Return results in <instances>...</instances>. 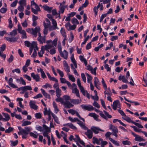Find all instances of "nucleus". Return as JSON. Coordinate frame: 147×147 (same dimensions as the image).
I'll list each match as a JSON object with an SVG mask.
<instances>
[{
	"label": "nucleus",
	"instance_id": "obj_62",
	"mask_svg": "<svg viewBox=\"0 0 147 147\" xmlns=\"http://www.w3.org/2000/svg\"><path fill=\"white\" fill-rule=\"evenodd\" d=\"M57 72L59 73L60 76L61 77H63L64 76V74L63 72L59 69H57Z\"/></svg>",
	"mask_w": 147,
	"mask_h": 147
},
{
	"label": "nucleus",
	"instance_id": "obj_14",
	"mask_svg": "<svg viewBox=\"0 0 147 147\" xmlns=\"http://www.w3.org/2000/svg\"><path fill=\"white\" fill-rule=\"evenodd\" d=\"M59 13H58V17L59 18V19H60L61 17L60 16V12L62 13H63L64 12L65 9L66 8V7H64L63 6H59Z\"/></svg>",
	"mask_w": 147,
	"mask_h": 147
},
{
	"label": "nucleus",
	"instance_id": "obj_30",
	"mask_svg": "<svg viewBox=\"0 0 147 147\" xmlns=\"http://www.w3.org/2000/svg\"><path fill=\"white\" fill-rule=\"evenodd\" d=\"M2 114L5 117V118H3V121H8L10 119V116L8 114L5 113H3Z\"/></svg>",
	"mask_w": 147,
	"mask_h": 147
},
{
	"label": "nucleus",
	"instance_id": "obj_33",
	"mask_svg": "<svg viewBox=\"0 0 147 147\" xmlns=\"http://www.w3.org/2000/svg\"><path fill=\"white\" fill-rule=\"evenodd\" d=\"M55 100L57 102H59L63 105V104L65 102L63 100V99L60 97H60H57Z\"/></svg>",
	"mask_w": 147,
	"mask_h": 147
},
{
	"label": "nucleus",
	"instance_id": "obj_63",
	"mask_svg": "<svg viewBox=\"0 0 147 147\" xmlns=\"http://www.w3.org/2000/svg\"><path fill=\"white\" fill-rule=\"evenodd\" d=\"M13 57L12 55H11L9 58L7 59L8 61L10 63L11 62L13 59Z\"/></svg>",
	"mask_w": 147,
	"mask_h": 147
},
{
	"label": "nucleus",
	"instance_id": "obj_18",
	"mask_svg": "<svg viewBox=\"0 0 147 147\" xmlns=\"http://www.w3.org/2000/svg\"><path fill=\"white\" fill-rule=\"evenodd\" d=\"M40 90L43 96L46 98L50 99L51 96L50 95L47 93L45 90L42 88H41Z\"/></svg>",
	"mask_w": 147,
	"mask_h": 147
},
{
	"label": "nucleus",
	"instance_id": "obj_36",
	"mask_svg": "<svg viewBox=\"0 0 147 147\" xmlns=\"http://www.w3.org/2000/svg\"><path fill=\"white\" fill-rule=\"evenodd\" d=\"M94 86L100 84V82H99L98 79L96 77H95L94 78Z\"/></svg>",
	"mask_w": 147,
	"mask_h": 147
},
{
	"label": "nucleus",
	"instance_id": "obj_16",
	"mask_svg": "<svg viewBox=\"0 0 147 147\" xmlns=\"http://www.w3.org/2000/svg\"><path fill=\"white\" fill-rule=\"evenodd\" d=\"M46 22H44L43 23L44 27L45 28H48L51 25V22L50 20L46 18L45 20Z\"/></svg>",
	"mask_w": 147,
	"mask_h": 147
},
{
	"label": "nucleus",
	"instance_id": "obj_42",
	"mask_svg": "<svg viewBox=\"0 0 147 147\" xmlns=\"http://www.w3.org/2000/svg\"><path fill=\"white\" fill-rule=\"evenodd\" d=\"M58 40V38H55V39L53 40V41H52L51 42H50V43H51V45L52 46H54L56 47L57 46V42Z\"/></svg>",
	"mask_w": 147,
	"mask_h": 147
},
{
	"label": "nucleus",
	"instance_id": "obj_7",
	"mask_svg": "<svg viewBox=\"0 0 147 147\" xmlns=\"http://www.w3.org/2000/svg\"><path fill=\"white\" fill-rule=\"evenodd\" d=\"M52 24L53 26L50 27L49 30H55L56 29H58L59 28L57 27V24L56 21L54 19H52Z\"/></svg>",
	"mask_w": 147,
	"mask_h": 147
},
{
	"label": "nucleus",
	"instance_id": "obj_20",
	"mask_svg": "<svg viewBox=\"0 0 147 147\" xmlns=\"http://www.w3.org/2000/svg\"><path fill=\"white\" fill-rule=\"evenodd\" d=\"M52 113H53L51 111H49L48 112H46L45 113H44V115H47L48 116V118H47V120L48 121H50L51 119V115H52Z\"/></svg>",
	"mask_w": 147,
	"mask_h": 147
},
{
	"label": "nucleus",
	"instance_id": "obj_35",
	"mask_svg": "<svg viewBox=\"0 0 147 147\" xmlns=\"http://www.w3.org/2000/svg\"><path fill=\"white\" fill-rule=\"evenodd\" d=\"M64 125H67L73 129H75L77 128L76 127L74 126L73 124L71 123H67Z\"/></svg>",
	"mask_w": 147,
	"mask_h": 147
},
{
	"label": "nucleus",
	"instance_id": "obj_50",
	"mask_svg": "<svg viewBox=\"0 0 147 147\" xmlns=\"http://www.w3.org/2000/svg\"><path fill=\"white\" fill-rule=\"evenodd\" d=\"M40 72L41 73L42 77L43 78H46L47 77H46V75H45V72H44V71H43V70L42 69L40 68Z\"/></svg>",
	"mask_w": 147,
	"mask_h": 147
},
{
	"label": "nucleus",
	"instance_id": "obj_23",
	"mask_svg": "<svg viewBox=\"0 0 147 147\" xmlns=\"http://www.w3.org/2000/svg\"><path fill=\"white\" fill-rule=\"evenodd\" d=\"M71 102L75 105H78L82 101L81 99L79 100L71 99Z\"/></svg>",
	"mask_w": 147,
	"mask_h": 147
},
{
	"label": "nucleus",
	"instance_id": "obj_27",
	"mask_svg": "<svg viewBox=\"0 0 147 147\" xmlns=\"http://www.w3.org/2000/svg\"><path fill=\"white\" fill-rule=\"evenodd\" d=\"M53 106L54 108V110L55 112V113L56 114L59 111V109L57 107V106L55 101H53Z\"/></svg>",
	"mask_w": 147,
	"mask_h": 147
},
{
	"label": "nucleus",
	"instance_id": "obj_56",
	"mask_svg": "<svg viewBox=\"0 0 147 147\" xmlns=\"http://www.w3.org/2000/svg\"><path fill=\"white\" fill-rule=\"evenodd\" d=\"M122 143L124 145H130L131 144V142L129 141L126 140L123 141H122Z\"/></svg>",
	"mask_w": 147,
	"mask_h": 147
},
{
	"label": "nucleus",
	"instance_id": "obj_48",
	"mask_svg": "<svg viewBox=\"0 0 147 147\" xmlns=\"http://www.w3.org/2000/svg\"><path fill=\"white\" fill-rule=\"evenodd\" d=\"M30 48H33V49L34 48H35L37 50H38V49L37 47V44L36 43L34 42H33L32 44L31 45Z\"/></svg>",
	"mask_w": 147,
	"mask_h": 147
},
{
	"label": "nucleus",
	"instance_id": "obj_11",
	"mask_svg": "<svg viewBox=\"0 0 147 147\" xmlns=\"http://www.w3.org/2000/svg\"><path fill=\"white\" fill-rule=\"evenodd\" d=\"M49 132L44 131L43 133V135L45 137H47L48 140V144L50 145L51 144V139L50 136L48 135Z\"/></svg>",
	"mask_w": 147,
	"mask_h": 147
},
{
	"label": "nucleus",
	"instance_id": "obj_46",
	"mask_svg": "<svg viewBox=\"0 0 147 147\" xmlns=\"http://www.w3.org/2000/svg\"><path fill=\"white\" fill-rule=\"evenodd\" d=\"M74 91V92H72L73 93H75L77 96L80 98L79 90L76 88H75Z\"/></svg>",
	"mask_w": 147,
	"mask_h": 147
},
{
	"label": "nucleus",
	"instance_id": "obj_40",
	"mask_svg": "<svg viewBox=\"0 0 147 147\" xmlns=\"http://www.w3.org/2000/svg\"><path fill=\"white\" fill-rule=\"evenodd\" d=\"M79 87L81 92L82 93L83 95L84 96H85L86 95V91L84 87L82 86H79Z\"/></svg>",
	"mask_w": 147,
	"mask_h": 147
},
{
	"label": "nucleus",
	"instance_id": "obj_45",
	"mask_svg": "<svg viewBox=\"0 0 147 147\" xmlns=\"http://www.w3.org/2000/svg\"><path fill=\"white\" fill-rule=\"evenodd\" d=\"M40 41H38L40 44H42L43 43L45 42L46 36H44L43 37L41 36L40 38Z\"/></svg>",
	"mask_w": 147,
	"mask_h": 147
},
{
	"label": "nucleus",
	"instance_id": "obj_59",
	"mask_svg": "<svg viewBox=\"0 0 147 147\" xmlns=\"http://www.w3.org/2000/svg\"><path fill=\"white\" fill-rule=\"evenodd\" d=\"M36 129L38 131H42L43 130V127H42L41 126H39V125H37L36 126Z\"/></svg>",
	"mask_w": 147,
	"mask_h": 147
},
{
	"label": "nucleus",
	"instance_id": "obj_2",
	"mask_svg": "<svg viewBox=\"0 0 147 147\" xmlns=\"http://www.w3.org/2000/svg\"><path fill=\"white\" fill-rule=\"evenodd\" d=\"M94 110L96 112H100L99 113L100 115L106 120H108V118H111L112 117L111 115H109L107 112L105 111H103V112L105 114V115H104L102 111H100L96 109H95Z\"/></svg>",
	"mask_w": 147,
	"mask_h": 147
},
{
	"label": "nucleus",
	"instance_id": "obj_52",
	"mask_svg": "<svg viewBox=\"0 0 147 147\" xmlns=\"http://www.w3.org/2000/svg\"><path fill=\"white\" fill-rule=\"evenodd\" d=\"M102 85L103 86L104 88V89L105 90H107V85L106 84V83L105 82V81L104 80V79L102 78Z\"/></svg>",
	"mask_w": 147,
	"mask_h": 147
},
{
	"label": "nucleus",
	"instance_id": "obj_25",
	"mask_svg": "<svg viewBox=\"0 0 147 147\" xmlns=\"http://www.w3.org/2000/svg\"><path fill=\"white\" fill-rule=\"evenodd\" d=\"M119 102V100L115 101L113 102L112 108L114 110H116L117 109V106Z\"/></svg>",
	"mask_w": 147,
	"mask_h": 147
},
{
	"label": "nucleus",
	"instance_id": "obj_10",
	"mask_svg": "<svg viewBox=\"0 0 147 147\" xmlns=\"http://www.w3.org/2000/svg\"><path fill=\"white\" fill-rule=\"evenodd\" d=\"M31 76L36 82H38L40 81V77L38 74H35L34 73H32L31 74Z\"/></svg>",
	"mask_w": 147,
	"mask_h": 147
},
{
	"label": "nucleus",
	"instance_id": "obj_44",
	"mask_svg": "<svg viewBox=\"0 0 147 147\" xmlns=\"http://www.w3.org/2000/svg\"><path fill=\"white\" fill-rule=\"evenodd\" d=\"M43 128L45 130V131L50 132L51 131V129L48 127L46 125L44 124L42 125Z\"/></svg>",
	"mask_w": 147,
	"mask_h": 147
},
{
	"label": "nucleus",
	"instance_id": "obj_38",
	"mask_svg": "<svg viewBox=\"0 0 147 147\" xmlns=\"http://www.w3.org/2000/svg\"><path fill=\"white\" fill-rule=\"evenodd\" d=\"M86 74L87 76L88 83H90V82H92L91 80H92V78L91 76L87 73H86Z\"/></svg>",
	"mask_w": 147,
	"mask_h": 147
},
{
	"label": "nucleus",
	"instance_id": "obj_41",
	"mask_svg": "<svg viewBox=\"0 0 147 147\" xmlns=\"http://www.w3.org/2000/svg\"><path fill=\"white\" fill-rule=\"evenodd\" d=\"M63 99L65 101L64 102H69V100H71L70 99V97L69 96H68L67 95H65L63 96Z\"/></svg>",
	"mask_w": 147,
	"mask_h": 147
},
{
	"label": "nucleus",
	"instance_id": "obj_53",
	"mask_svg": "<svg viewBox=\"0 0 147 147\" xmlns=\"http://www.w3.org/2000/svg\"><path fill=\"white\" fill-rule=\"evenodd\" d=\"M17 34V30H14L10 32L9 35L12 36H16Z\"/></svg>",
	"mask_w": 147,
	"mask_h": 147
},
{
	"label": "nucleus",
	"instance_id": "obj_49",
	"mask_svg": "<svg viewBox=\"0 0 147 147\" xmlns=\"http://www.w3.org/2000/svg\"><path fill=\"white\" fill-rule=\"evenodd\" d=\"M60 32L62 35L64 37H66V32L65 30L63 28H61L60 30Z\"/></svg>",
	"mask_w": 147,
	"mask_h": 147
},
{
	"label": "nucleus",
	"instance_id": "obj_54",
	"mask_svg": "<svg viewBox=\"0 0 147 147\" xmlns=\"http://www.w3.org/2000/svg\"><path fill=\"white\" fill-rule=\"evenodd\" d=\"M68 76V77L69 79L72 82H75V78L72 75H70L69 74H67Z\"/></svg>",
	"mask_w": 147,
	"mask_h": 147
},
{
	"label": "nucleus",
	"instance_id": "obj_15",
	"mask_svg": "<svg viewBox=\"0 0 147 147\" xmlns=\"http://www.w3.org/2000/svg\"><path fill=\"white\" fill-rule=\"evenodd\" d=\"M85 134L89 139H91L93 136L92 132L91 130L89 129L87 130V132H85Z\"/></svg>",
	"mask_w": 147,
	"mask_h": 147
},
{
	"label": "nucleus",
	"instance_id": "obj_34",
	"mask_svg": "<svg viewBox=\"0 0 147 147\" xmlns=\"http://www.w3.org/2000/svg\"><path fill=\"white\" fill-rule=\"evenodd\" d=\"M52 116L53 117L54 121H55V122L57 123H59V120L58 118L54 114L52 113Z\"/></svg>",
	"mask_w": 147,
	"mask_h": 147
},
{
	"label": "nucleus",
	"instance_id": "obj_9",
	"mask_svg": "<svg viewBox=\"0 0 147 147\" xmlns=\"http://www.w3.org/2000/svg\"><path fill=\"white\" fill-rule=\"evenodd\" d=\"M51 42L52 40H51L47 41L46 42L47 44L45 46V50L47 51L48 52H49V49H51L53 47L50 43V42Z\"/></svg>",
	"mask_w": 147,
	"mask_h": 147
},
{
	"label": "nucleus",
	"instance_id": "obj_31",
	"mask_svg": "<svg viewBox=\"0 0 147 147\" xmlns=\"http://www.w3.org/2000/svg\"><path fill=\"white\" fill-rule=\"evenodd\" d=\"M92 140L93 141L92 142L94 144H95L96 143L98 145H100V140H99L97 138L95 137H93V138Z\"/></svg>",
	"mask_w": 147,
	"mask_h": 147
},
{
	"label": "nucleus",
	"instance_id": "obj_47",
	"mask_svg": "<svg viewBox=\"0 0 147 147\" xmlns=\"http://www.w3.org/2000/svg\"><path fill=\"white\" fill-rule=\"evenodd\" d=\"M31 122L28 121H25L22 124V126H26L27 125H30L31 124Z\"/></svg>",
	"mask_w": 147,
	"mask_h": 147
},
{
	"label": "nucleus",
	"instance_id": "obj_61",
	"mask_svg": "<svg viewBox=\"0 0 147 147\" xmlns=\"http://www.w3.org/2000/svg\"><path fill=\"white\" fill-rule=\"evenodd\" d=\"M42 87L44 88H47V87H49L50 88H52V86L49 83H47L45 85H43Z\"/></svg>",
	"mask_w": 147,
	"mask_h": 147
},
{
	"label": "nucleus",
	"instance_id": "obj_17",
	"mask_svg": "<svg viewBox=\"0 0 147 147\" xmlns=\"http://www.w3.org/2000/svg\"><path fill=\"white\" fill-rule=\"evenodd\" d=\"M91 129L95 134H98L99 131H103V130L99 128L94 126L91 128Z\"/></svg>",
	"mask_w": 147,
	"mask_h": 147
},
{
	"label": "nucleus",
	"instance_id": "obj_29",
	"mask_svg": "<svg viewBox=\"0 0 147 147\" xmlns=\"http://www.w3.org/2000/svg\"><path fill=\"white\" fill-rule=\"evenodd\" d=\"M79 58L81 61L83 62L85 65L86 66L87 65V61L86 59L82 55H80L79 56Z\"/></svg>",
	"mask_w": 147,
	"mask_h": 147
},
{
	"label": "nucleus",
	"instance_id": "obj_19",
	"mask_svg": "<svg viewBox=\"0 0 147 147\" xmlns=\"http://www.w3.org/2000/svg\"><path fill=\"white\" fill-rule=\"evenodd\" d=\"M6 40L10 42H15L17 41L18 38L16 37H6Z\"/></svg>",
	"mask_w": 147,
	"mask_h": 147
},
{
	"label": "nucleus",
	"instance_id": "obj_22",
	"mask_svg": "<svg viewBox=\"0 0 147 147\" xmlns=\"http://www.w3.org/2000/svg\"><path fill=\"white\" fill-rule=\"evenodd\" d=\"M77 123L78 124L82 129L85 130L87 129L88 128L85 126V124H84L82 121L79 120V121Z\"/></svg>",
	"mask_w": 147,
	"mask_h": 147
},
{
	"label": "nucleus",
	"instance_id": "obj_13",
	"mask_svg": "<svg viewBox=\"0 0 147 147\" xmlns=\"http://www.w3.org/2000/svg\"><path fill=\"white\" fill-rule=\"evenodd\" d=\"M65 108L69 109L71 107L74 106V105L72 104L70 102H65L63 105Z\"/></svg>",
	"mask_w": 147,
	"mask_h": 147
},
{
	"label": "nucleus",
	"instance_id": "obj_64",
	"mask_svg": "<svg viewBox=\"0 0 147 147\" xmlns=\"http://www.w3.org/2000/svg\"><path fill=\"white\" fill-rule=\"evenodd\" d=\"M7 9L6 8L2 7L0 9V12L3 13H5L7 11Z\"/></svg>",
	"mask_w": 147,
	"mask_h": 147
},
{
	"label": "nucleus",
	"instance_id": "obj_60",
	"mask_svg": "<svg viewBox=\"0 0 147 147\" xmlns=\"http://www.w3.org/2000/svg\"><path fill=\"white\" fill-rule=\"evenodd\" d=\"M35 117L37 119H40L42 117V115L40 113H36L35 114Z\"/></svg>",
	"mask_w": 147,
	"mask_h": 147
},
{
	"label": "nucleus",
	"instance_id": "obj_8",
	"mask_svg": "<svg viewBox=\"0 0 147 147\" xmlns=\"http://www.w3.org/2000/svg\"><path fill=\"white\" fill-rule=\"evenodd\" d=\"M35 101L32 100H30L29 103L30 108L35 110L37 109L38 108V106L35 105Z\"/></svg>",
	"mask_w": 147,
	"mask_h": 147
},
{
	"label": "nucleus",
	"instance_id": "obj_12",
	"mask_svg": "<svg viewBox=\"0 0 147 147\" xmlns=\"http://www.w3.org/2000/svg\"><path fill=\"white\" fill-rule=\"evenodd\" d=\"M13 79L12 78H10L8 82V83L9 85L11 87L16 88H18V86L14 84H13Z\"/></svg>",
	"mask_w": 147,
	"mask_h": 147
},
{
	"label": "nucleus",
	"instance_id": "obj_51",
	"mask_svg": "<svg viewBox=\"0 0 147 147\" xmlns=\"http://www.w3.org/2000/svg\"><path fill=\"white\" fill-rule=\"evenodd\" d=\"M13 129V128L11 127H9L8 129L5 130V132L6 133H9L12 131Z\"/></svg>",
	"mask_w": 147,
	"mask_h": 147
},
{
	"label": "nucleus",
	"instance_id": "obj_5",
	"mask_svg": "<svg viewBox=\"0 0 147 147\" xmlns=\"http://www.w3.org/2000/svg\"><path fill=\"white\" fill-rule=\"evenodd\" d=\"M80 106L83 109L88 111H91L94 109L93 107L90 105L83 104Z\"/></svg>",
	"mask_w": 147,
	"mask_h": 147
},
{
	"label": "nucleus",
	"instance_id": "obj_28",
	"mask_svg": "<svg viewBox=\"0 0 147 147\" xmlns=\"http://www.w3.org/2000/svg\"><path fill=\"white\" fill-rule=\"evenodd\" d=\"M112 134L113 136H115L116 137H117L118 135L117 133H118V129L117 127H114L113 129Z\"/></svg>",
	"mask_w": 147,
	"mask_h": 147
},
{
	"label": "nucleus",
	"instance_id": "obj_26",
	"mask_svg": "<svg viewBox=\"0 0 147 147\" xmlns=\"http://www.w3.org/2000/svg\"><path fill=\"white\" fill-rule=\"evenodd\" d=\"M123 119L127 122L130 123H131L134 124L135 122L131 120L130 118L128 116H126L125 117H123Z\"/></svg>",
	"mask_w": 147,
	"mask_h": 147
},
{
	"label": "nucleus",
	"instance_id": "obj_55",
	"mask_svg": "<svg viewBox=\"0 0 147 147\" xmlns=\"http://www.w3.org/2000/svg\"><path fill=\"white\" fill-rule=\"evenodd\" d=\"M11 142V146H16L18 143V140H16L15 141H10Z\"/></svg>",
	"mask_w": 147,
	"mask_h": 147
},
{
	"label": "nucleus",
	"instance_id": "obj_57",
	"mask_svg": "<svg viewBox=\"0 0 147 147\" xmlns=\"http://www.w3.org/2000/svg\"><path fill=\"white\" fill-rule=\"evenodd\" d=\"M71 25L70 24V23L69 22H68V23L65 24V26L66 27L67 29L68 30H70V28Z\"/></svg>",
	"mask_w": 147,
	"mask_h": 147
},
{
	"label": "nucleus",
	"instance_id": "obj_43",
	"mask_svg": "<svg viewBox=\"0 0 147 147\" xmlns=\"http://www.w3.org/2000/svg\"><path fill=\"white\" fill-rule=\"evenodd\" d=\"M43 128L45 130V131L50 132L51 131V129L48 127L46 125L44 124L42 125Z\"/></svg>",
	"mask_w": 147,
	"mask_h": 147
},
{
	"label": "nucleus",
	"instance_id": "obj_24",
	"mask_svg": "<svg viewBox=\"0 0 147 147\" xmlns=\"http://www.w3.org/2000/svg\"><path fill=\"white\" fill-rule=\"evenodd\" d=\"M43 7L44 10L50 13L53 8L52 7H49L48 6L45 5L43 6Z\"/></svg>",
	"mask_w": 147,
	"mask_h": 147
},
{
	"label": "nucleus",
	"instance_id": "obj_6",
	"mask_svg": "<svg viewBox=\"0 0 147 147\" xmlns=\"http://www.w3.org/2000/svg\"><path fill=\"white\" fill-rule=\"evenodd\" d=\"M131 134L135 137L134 139L135 141L138 142H141L144 141L145 140L144 139L142 138L140 136L136 134L133 131H131Z\"/></svg>",
	"mask_w": 147,
	"mask_h": 147
},
{
	"label": "nucleus",
	"instance_id": "obj_1",
	"mask_svg": "<svg viewBox=\"0 0 147 147\" xmlns=\"http://www.w3.org/2000/svg\"><path fill=\"white\" fill-rule=\"evenodd\" d=\"M40 28L39 26L36 27L34 28H28L26 29V31L29 33L33 35L34 37H36L37 36V33H38V37L37 38V40L38 41H40V38L41 34L40 32Z\"/></svg>",
	"mask_w": 147,
	"mask_h": 147
},
{
	"label": "nucleus",
	"instance_id": "obj_37",
	"mask_svg": "<svg viewBox=\"0 0 147 147\" xmlns=\"http://www.w3.org/2000/svg\"><path fill=\"white\" fill-rule=\"evenodd\" d=\"M109 140L113 144H115V145L117 146H119V143L116 141L113 140L112 138H109Z\"/></svg>",
	"mask_w": 147,
	"mask_h": 147
},
{
	"label": "nucleus",
	"instance_id": "obj_58",
	"mask_svg": "<svg viewBox=\"0 0 147 147\" xmlns=\"http://www.w3.org/2000/svg\"><path fill=\"white\" fill-rule=\"evenodd\" d=\"M71 22L72 24L76 23L77 24H78L79 22L78 20L75 18H73L71 20Z\"/></svg>",
	"mask_w": 147,
	"mask_h": 147
},
{
	"label": "nucleus",
	"instance_id": "obj_21",
	"mask_svg": "<svg viewBox=\"0 0 147 147\" xmlns=\"http://www.w3.org/2000/svg\"><path fill=\"white\" fill-rule=\"evenodd\" d=\"M32 89L31 86H25L22 87V90L25 93L27 92V90H31Z\"/></svg>",
	"mask_w": 147,
	"mask_h": 147
},
{
	"label": "nucleus",
	"instance_id": "obj_39",
	"mask_svg": "<svg viewBox=\"0 0 147 147\" xmlns=\"http://www.w3.org/2000/svg\"><path fill=\"white\" fill-rule=\"evenodd\" d=\"M124 99L126 101H127L129 102H130L131 103H134V104L135 105H140V104L139 103H138V102H135V101H132L131 100H128L125 97H124Z\"/></svg>",
	"mask_w": 147,
	"mask_h": 147
},
{
	"label": "nucleus",
	"instance_id": "obj_4",
	"mask_svg": "<svg viewBox=\"0 0 147 147\" xmlns=\"http://www.w3.org/2000/svg\"><path fill=\"white\" fill-rule=\"evenodd\" d=\"M18 28L17 30L18 32L22 34V38H26L27 37L26 35V33L25 31L24 30H22V27L20 24H18Z\"/></svg>",
	"mask_w": 147,
	"mask_h": 147
},
{
	"label": "nucleus",
	"instance_id": "obj_3",
	"mask_svg": "<svg viewBox=\"0 0 147 147\" xmlns=\"http://www.w3.org/2000/svg\"><path fill=\"white\" fill-rule=\"evenodd\" d=\"M57 47L61 56L64 59H67L68 57V52L65 50H64L63 52L65 54V55H64L63 52L62 51L61 46L60 43L58 44Z\"/></svg>",
	"mask_w": 147,
	"mask_h": 147
},
{
	"label": "nucleus",
	"instance_id": "obj_32",
	"mask_svg": "<svg viewBox=\"0 0 147 147\" xmlns=\"http://www.w3.org/2000/svg\"><path fill=\"white\" fill-rule=\"evenodd\" d=\"M55 92L56 93V96L57 97H60L61 95V90L59 88H58V89H56Z\"/></svg>",
	"mask_w": 147,
	"mask_h": 147
}]
</instances>
